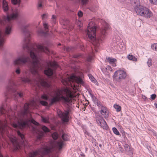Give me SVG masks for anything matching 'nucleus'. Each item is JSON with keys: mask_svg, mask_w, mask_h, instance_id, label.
Masks as SVG:
<instances>
[{"mask_svg": "<svg viewBox=\"0 0 157 157\" xmlns=\"http://www.w3.org/2000/svg\"><path fill=\"white\" fill-rule=\"evenodd\" d=\"M25 41L26 44L23 46V48L30 52L32 61L29 67L30 71L27 70L24 72V76L21 78V81L24 83L32 84L30 78L31 72L33 75L36 76L35 83L37 86L41 85L44 87H49L50 85L48 83L47 80L43 79L38 73V71L41 69L39 63L41 53L44 52L48 54L49 52V50L44 46V44H38L36 46L37 48L36 49L29 41L27 43H26L25 40Z\"/></svg>", "mask_w": 157, "mask_h": 157, "instance_id": "obj_1", "label": "nucleus"}, {"mask_svg": "<svg viewBox=\"0 0 157 157\" xmlns=\"http://www.w3.org/2000/svg\"><path fill=\"white\" fill-rule=\"evenodd\" d=\"M104 28L101 31V35L98 38H95L96 33V26L94 22L90 21L88 26L87 33L89 38L91 40H93V44L95 46V50L97 52V48L99 46L100 43L106 37V30L109 28V25L106 22H105L103 25Z\"/></svg>", "mask_w": 157, "mask_h": 157, "instance_id": "obj_2", "label": "nucleus"}, {"mask_svg": "<svg viewBox=\"0 0 157 157\" xmlns=\"http://www.w3.org/2000/svg\"><path fill=\"white\" fill-rule=\"evenodd\" d=\"M52 95L53 97L50 100V105L59 101L64 103H70L72 101L71 99L75 96L72 91L67 88L54 90Z\"/></svg>", "mask_w": 157, "mask_h": 157, "instance_id": "obj_3", "label": "nucleus"}, {"mask_svg": "<svg viewBox=\"0 0 157 157\" xmlns=\"http://www.w3.org/2000/svg\"><path fill=\"white\" fill-rule=\"evenodd\" d=\"M64 144L61 140L58 141H51L48 146H44L31 153L29 157H35L38 155L41 156L48 155L53 151L55 149L60 150Z\"/></svg>", "mask_w": 157, "mask_h": 157, "instance_id": "obj_4", "label": "nucleus"}, {"mask_svg": "<svg viewBox=\"0 0 157 157\" xmlns=\"http://www.w3.org/2000/svg\"><path fill=\"white\" fill-rule=\"evenodd\" d=\"M19 11L17 10H15L13 11L10 15H7L5 21L7 23V26L6 27L5 34L0 30V47H2L4 42V36L5 35H9L11 33L12 28V21L16 19L18 15ZM2 22L0 19V25H2Z\"/></svg>", "mask_w": 157, "mask_h": 157, "instance_id": "obj_5", "label": "nucleus"}, {"mask_svg": "<svg viewBox=\"0 0 157 157\" xmlns=\"http://www.w3.org/2000/svg\"><path fill=\"white\" fill-rule=\"evenodd\" d=\"M67 80H67L66 81V84L68 85H71L75 92L80 90L78 86L79 84L82 85L84 83L83 81L80 77L74 75L71 76L70 78H68Z\"/></svg>", "mask_w": 157, "mask_h": 157, "instance_id": "obj_6", "label": "nucleus"}, {"mask_svg": "<svg viewBox=\"0 0 157 157\" xmlns=\"http://www.w3.org/2000/svg\"><path fill=\"white\" fill-rule=\"evenodd\" d=\"M6 90L10 93H13L15 100L22 98L23 97L24 93L23 92H16L17 86L13 80H10L9 81V84L6 88Z\"/></svg>", "mask_w": 157, "mask_h": 157, "instance_id": "obj_7", "label": "nucleus"}, {"mask_svg": "<svg viewBox=\"0 0 157 157\" xmlns=\"http://www.w3.org/2000/svg\"><path fill=\"white\" fill-rule=\"evenodd\" d=\"M135 10L138 15L146 18H150L153 15L150 10L142 6H139L138 8H135Z\"/></svg>", "mask_w": 157, "mask_h": 157, "instance_id": "obj_8", "label": "nucleus"}, {"mask_svg": "<svg viewBox=\"0 0 157 157\" xmlns=\"http://www.w3.org/2000/svg\"><path fill=\"white\" fill-rule=\"evenodd\" d=\"M126 76V73L124 71L119 70L114 73L113 76V80L116 82H119L124 79Z\"/></svg>", "mask_w": 157, "mask_h": 157, "instance_id": "obj_9", "label": "nucleus"}, {"mask_svg": "<svg viewBox=\"0 0 157 157\" xmlns=\"http://www.w3.org/2000/svg\"><path fill=\"white\" fill-rule=\"evenodd\" d=\"M30 61V58L27 55L23 54L18 57L14 61L15 65H23Z\"/></svg>", "mask_w": 157, "mask_h": 157, "instance_id": "obj_10", "label": "nucleus"}, {"mask_svg": "<svg viewBox=\"0 0 157 157\" xmlns=\"http://www.w3.org/2000/svg\"><path fill=\"white\" fill-rule=\"evenodd\" d=\"M70 112V110L69 109L65 110L63 112L59 109L57 110V113L59 117L61 119L63 122V123H67L69 120Z\"/></svg>", "mask_w": 157, "mask_h": 157, "instance_id": "obj_11", "label": "nucleus"}, {"mask_svg": "<svg viewBox=\"0 0 157 157\" xmlns=\"http://www.w3.org/2000/svg\"><path fill=\"white\" fill-rule=\"evenodd\" d=\"M58 65L56 62H50L48 64V67L47 69L44 71V73L46 75L51 76L53 74V71L51 68L56 67Z\"/></svg>", "mask_w": 157, "mask_h": 157, "instance_id": "obj_12", "label": "nucleus"}, {"mask_svg": "<svg viewBox=\"0 0 157 157\" xmlns=\"http://www.w3.org/2000/svg\"><path fill=\"white\" fill-rule=\"evenodd\" d=\"M96 119L97 123L101 127L104 129H108V127L107 124L102 117L100 115L97 116L96 117Z\"/></svg>", "mask_w": 157, "mask_h": 157, "instance_id": "obj_13", "label": "nucleus"}, {"mask_svg": "<svg viewBox=\"0 0 157 157\" xmlns=\"http://www.w3.org/2000/svg\"><path fill=\"white\" fill-rule=\"evenodd\" d=\"M100 113L102 116L105 119H107L109 116V111L105 106L102 107L101 109Z\"/></svg>", "mask_w": 157, "mask_h": 157, "instance_id": "obj_14", "label": "nucleus"}, {"mask_svg": "<svg viewBox=\"0 0 157 157\" xmlns=\"http://www.w3.org/2000/svg\"><path fill=\"white\" fill-rule=\"evenodd\" d=\"M124 149L127 154L129 155H132L133 153V149L130 148L128 144H126L124 146Z\"/></svg>", "mask_w": 157, "mask_h": 157, "instance_id": "obj_15", "label": "nucleus"}, {"mask_svg": "<svg viewBox=\"0 0 157 157\" xmlns=\"http://www.w3.org/2000/svg\"><path fill=\"white\" fill-rule=\"evenodd\" d=\"M130 3L133 6L135 9V8H138L140 5L139 0H130Z\"/></svg>", "mask_w": 157, "mask_h": 157, "instance_id": "obj_16", "label": "nucleus"}, {"mask_svg": "<svg viewBox=\"0 0 157 157\" xmlns=\"http://www.w3.org/2000/svg\"><path fill=\"white\" fill-rule=\"evenodd\" d=\"M107 60L109 63L111 64L114 67L116 66V64L115 63V62L116 61V59L109 57L107 58Z\"/></svg>", "mask_w": 157, "mask_h": 157, "instance_id": "obj_17", "label": "nucleus"}, {"mask_svg": "<svg viewBox=\"0 0 157 157\" xmlns=\"http://www.w3.org/2000/svg\"><path fill=\"white\" fill-rule=\"evenodd\" d=\"M2 8L4 11L5 12H7L8 10V4L5 0H3V1Z\"/></svg>", "mask_w": 157, "mask_h": 157, "instance_id": "obj_18", "label": "nucleus"}, {"mask_svg": "<svg viewBox=\"0 0 157 157\" xmlns=\"http://www.w3.org/2000/svg\"><path fill=\"white\" fill-rule=\"evenodd\" d=\"M127 58L129 60H132L133 61L136 62L137 60V59L135 56L130 54L128 55Z\"/></svg>", "mask_w": 157, "mask_h": 157, "instance_id": "obj_19", "label": "nucleus"}, {"mask_svg": "<svg viewBox=\"0 0 157 157\" xmlns=\"http://www.w3.org/2000/svg\"><path fill=\"white\" fill-rule=\"evenodd\" d=\"M88 76H89L90 79L92 82L94 83L97 86L98 85V82L97 81L96 79L94 78V77L93 76H92L91 75L88 74Z\"/></svg>", "mask_w": 157, "mask_h": 157, "instance_id": "obj_20", "label": "nucleus"}, {"mask_svg": "<svg viewBox=\"0 0 157 157\" xmlns=\"http://www.w3.org/2000/svg\"><path fill=\"white\" fill-rule=\"evenodd\" d=\"M45 0H39L38 6L39 9L42 8L44 5Z\"/></svg>", "mask_w": 157, "mask_h": 157, "instance_id": "obj_21", "label": "nucleus"}, {"mask_svg": "<svg viewBox=\"0 0 157 157\" xmlns=\"http://www.w3.org/2000/svg\"><path fill=\"white\" fill-rule=\"evenodd\" d=\"M62 137L64 140H67L69 139V136L66 134L64 133L63 134Z\"/></svg>", "mask_w": 157, "mask_h": 157, "instance_id": "obj_22", "label": "nucleus"}, {"mask_svg": "<svg viewBox=\"0 0 157 157\" xmlns=\"http://www.w3.org/2000/svg\"><path fill=\"white\" fill-rule=\"evenodd\" d=\"M113 107L116 110V111L117 112H119L121 111V107L120 106L117 104H114L113 105Z\"/></svg>", "mask_w": 157, "mask_h": 157, "instance_id": "obj_23", "label": "nucleus"}, {"mask_svg": "<svg viewBox=\"0 0 157 157\" xmlns=\"http://www.w3.org/2000/svg\"><path fill=\"white\" fill-rule=\"evenodd\" d=\"M41 120L42 121L45 123H48L49 122V118L48 117H41Z\"/></svg>", "mask_w": 157, "mask_h": 157, "instance_id": "obj_24", "label": "nucleus"}, {"mask_svg": "<svg viewBox=\"0 0 157 157\" xmlns=\"http://www.w3.org/2000/svg\"><path fill=\"white\" fill-rule=\"evenodd\" d=\"M112 130L113 132V133L116 135H120V133L118 131L117 129L115 127H113L112 128Z\"/></svg>", "mask_w": 157, "mask_h": 157, "instance_id": "obj_25", "label": "nucleus"}, {"mask_svg": "<svg viewBox=\"0 0 157 157\" xmlns=\"http://www.w3.org/2000/svg\"><path fill=\"white\" fill-rule=\"evenodd\" d=\"M58 134L56 132L53 133L52 135V138L54 140H56L58 137Z\"/></svg>", "mask_w": 157, "mask_h": 157, "instance_id": "obj_26", "label": "nucleus"}, {"mask_svg": "<svg viewBox=\"0 0 157 157\" xmlns=\"http://www.w3.org/2000/svg\"><path fill=\"white\" fill-rule=\"evenodd\" d=\"M151 47L153 50L157 51V43H154L152 44Z\"/></svg>", "mask_w": 157, "mask_h": 157, "instance_id": "obj_27", "label": "nucleus"}, {"mask_svg": "<svg viewBox=\"0 0 157 157\" xmlns=\"http://www.w3.org/2000/svg\"><path fill=\"white\" fill-rule=\"evenodd\" d=\"M17 133L18 135L21 137V140H23V141H24V135L21 133L19 131H17Z\"/></svg>", "mask_w": 157, "mask_h": 157, "instance_id": "obj_28", "label": "nucleus"}, {"mask_svg": "<svg viewBox=\"0 0 157 157\" xmlns=\"http://www.w3.org/2000/svg\"><path fill=\"white\" fill-rule=\"evenodd\" d=\"M56 21V16L54 15H53L52 16V17L51 18V21L52 22L54 23L55 24Z\"/></svg>", "mask_w": 157, "mask_h": 157, "instance_id": "obj_29", "label": "nucleus"}, {"mask_svg": "<svg viewBox=\"0 0 157 157\" xmlns=\"http://www.w3.org/2000/svg\"><path fill=\"white\" fill-rule=\"evenodd\" d=\"M98 107L99 108H102V107H104V106H103L101 103L100 102V101H98L97 102H96L95 103Z\"/></svg>", "mask_w": 157, "mask_h": 157, "instance_id": "obj_30", "label": "nucleus"}, {"mask_svg": "<svg viewBox=\"0 0 157 157\" xmlns=\"http://www.w3.org/2000/svg\"><path fill=\"white\" fill-rule=\"evenodd\" d=\"M93 56L92 55H89L87 58V61L90 62L92 60Z\"/></svg>", "mask_w": 157, "mask_h": 157, "instance_id": "obj_31", "label": "nucleus"}, {"mask_svg": "<svg viewBox=\"0 0 157 157\" xmlns=\"http://www.w3.org/2000/svg\"><path fill=\"white\" fill-rule=\"evenodd\" d=\"M12 3L14 5L19 4L20 2V0H11Z\"/></svg>", "mask_w": 157, "mask_h": 157, "instance_id": "obj_32", "label": "nucleus"}, {"mask_svg": "<svg viewBox=\"0 0 157 157\" xmlns=\"http://www.w3.org/2000/svg\"><path fill=\"white\" fill-rule=\"evenodd\" d=\"M91 97L93 101H94V103L95 104L96 102H97L98 100V99L95 97V96H94L92 94H91Z\"/></svg>", "mask_w": 157, "mask_h": 157, "instance_id": "obj_33", "label": "nucleus"}, {"mask_svg": "<svg viewBox=\"0 0 157 157\" xmlns=\"http://www.w3.org/2000/svg\"><path fill=\"white\" fill-rule=\"evenodd\" d=\"M147 66L150 67L152 65V59L151 58H150L148 59L147 61Z\"/></svg>", "mask_w": 157, "mask_h": 157, "instance_id": "obj_34", "label": "nucleus"}, {"mask_svg": "<svg viewBox=\"0 0 157 157\" xmlns=\"http://www.w3.org/2000/svg\"><path fill=\"white\" fill-rule=\"evenodd\" d=\"M41 127L42 130H43L44 132H47L49 131V129L46 127L44 126H42Z\"/></svg>", "mask_w": 157, "mask_h": 157, "instance_id": "obj_35", "label": "nucleus"}, {"mask_svg": "<svg viewBox=\"0 0 157 157\" xmlns=\"http://www.w3.org/2000/svg\"><path fill=\"white\" fill-rule=\"evenodd\" d=\"M41 98L42 99L47 100L48 99V95L45 94H44L41 95Z\"/></svg>", "mask_w": 157, "mask_h": 157, "instance_id": "obj_36", "label": "nucleus"}, {"mask_svg": "<svg viewBox=\"0 0 157 157\" xmlns=\"http://www.w3.org/2000/svg\"><path fill=\"white\" fill-rule=\"evenodd\" d=\"M40 103L43 105L47 106L48 104L47 102L44 101H41L40 102Z\"/></svg>", "mask_w": 157, "mask_h": 157, "instance_id": "obj_37", "label": "nucleus"}, {"mask_svg": "<svg viewBox=\"0 0 157 157\" xmlns=\"http://www.w3.org/2000/svg\"><path fill=\"white\" fill-rule=\"evenodd\" d=\"M150 2L153 4L156 5L157 4V0H149Z\"/></svg>", "mask_w": 157, "mask_h": 157, "instance_id": "obj_38", "label": "nucleus"}, {"mask_svg": "<svg viewBox=\"0 0 157 157\" xmlns=\"http://www.w3.org/2000/svg\"><path fill=\"white\" fill-rule=\"evenodd\" d=\"M89 0H81L82 5H86L88 3Z\"/></svg>", "mask_w": 157, "mask_h": 157, "instance_id": "obj_39", "label": "nucleus"}, {"mask_svg": "<svg viewBox=\"0 0 157 157\" xmlns=\"http://www.w3.org/2000/svg\"><path fill=\"white\" fill-rule=\"evenodd\" d=\"M43 26L45 29V31H47V30H46L48 28V24L46 23V22H44Z\"/></svg>", "mask_w": 157, "mask_h": 157, "instance_id": "obj_40", "label": "nucleus"}, {"mask_svg": "<svg viewBox=\"0 0 157 157\" xmlns=\"http://www.w3.org/2000/svg\"><path fill=\"white\" fill-rule=\"evenodd\" d=\"M156 97V95L155 94H153L151 95V99L154 100L155 99Z\"/></svg>", "mask_w": 157, "mask_h": 157, "instance_id": "obj_41", "label": "nucleus"}, {"mask_svg": "<svg viewBox=\"0 0 157 157\" xmlns=\"http://www.w3.org/2000/svg\"><path fill=\"white\" fill-rule=\"evenodd\" d=\"M48 14H44L42 16V19H44L47 17Z\"/></svg>", "mask_w": 157, "mask_h": 157, "instance_id": "obj_42", "label": "nucleus"}, {"mask_svg": "<svg viewBox=\"0 0 157 157\" xmlns=\"http://www.w3.org/2000/svg\"><path fill=\"white\" fill-rule=\"evenodd\" d=\"M38 33L39 35H44L46 33L41 30L38 31Z\"/></svg>", "mask_w": 157, "mask_h": 157, "instance_id": "obj_43", "label": "nucleus"}, {"mask_svg": "<svg viewBox=\"0 0 157 157\" xmlns=\"http://www.w3.org/2000/svg\"><path fill=\"white\" fill-rule=\"evenodd\" d=\"M118 148L121 152H123L124 151L123 148L119 144L118 145Z\"/></svg>", "mask_w": 157, "mask_h": 157, "instance_id": "obj_44", "label": "nucleus"}, {"mask_svg": "<svg viewBox=\"0 0 157 157\" xmlns=\"http://www.w3.org/2000/svg\"><path fill=\"white\" fill-rule=\"evenodd\" d=\"M78 15L79 17H82L83 15V13L82 12L80 11L78 12Z\"/></svg>", "mask_w": 157, "mask_h": 157, "instance_id": "obj_45", "label": "nucleus"}, {"mask_svg": "<svg viewBox=\"0 0 157 157\" xmlns=\"http://www.w3.org/2000/svg\"><path fill=\"white\" fill-rule=\"evenodd\" d=\"M16 73L17 74H19L20 73V70L19 68H17V69L15 71Z\"/></svg>", "mask_w": 157, "mask_h": 157, "instance_id": "obj_46", "label": "nucleus"}, {"mask_svg": "<svg viewBox=\"0 0 157 157\" xmlns=\"http://www.w3.org/2000/svg\"><path fill=\"white\" fill-rule=\"evenodd\" d=\"M106 69L108 70H109L111 71H112V68L111 67V66H109V65L107 66L106 67Z\"/></svg>", "mask_w": 157, "mask_h": 157, "instance_id": "obj_47", "label": "nucleus"}, {"mask_svg": "<svg viewBox=\"0 0 157 157\" xmlns=\"http://www.w3.org/2000/svg\"><path fill=\"white\" fill-rule=\"evenodd\" d=\"M29 105H31L32 106H34L35 105V102L34 101H32L30 103Z\"/></svg>", "mask_w": 157, "mask_h": 157, "instance_id": "obj_48", "label": "nucleus"}, {"mask_svg": "<svg viewBox=\"0 0 157 157\" xmlns=\"http://www.w3.org/2000/svg\"><path fill=\"white\" fill-rule=\"evenodd\" d=\"M43 135V134L42 133H41L40 135L39 136H38L37 138L38 139H40L42 137V136Z\"/></svg>", "mask_w": 157, "mask_h": 157, "instance_id": "obj_49", "label": "nucleus"}, {"mask_svg": "<svg viewBox=\"0 0 157 157\" xmlns=\"http://www.w3.org/2000/svg\"><path fill=\"white\" fill-rule=\"evenodd\" d=\"M78 24L80 23V24L79 25V26L80 27H81L82 26V24H81V21H78Z\"/></svg>", "mask_w": 157, "mask_h": 157, "instance_id": "obj_50", "label": "nucleus"}, {"mask_svg": "<svg viewBox=\"0 0 157 157\" xmlns=\"http://www.w3.org/2000/svg\"><path fill=\"white\" fill-rule=\"evenodd\" d=\"M154 105H155V107L157 109V104L155 103Z\"/></svg>", "mask_w": 157, "mask_h": 157, "instance_id": "obj_51", "label": "nucleus"}, {"mask_svg": "<svg viewBox=\"0 0 157 157\" xmlns=\"http://www.w3.org/2000/svg\"><path fill=\"white\" fill-rule=\"evenodd\" d=\"M78 57V56H74V58H77Z\"/></svg>", "mask_w": 157, "mask_h": 157, "instance_id": "obj_52", "label": "nucleus"}, {"mask_svg": "<svg viewBox=\"0 0 157 157\" xmlns=\"http://www.w3.org/2000/svg\"><path fill=\"white\" fill-rule=\"evenodd\" d=\"M154 133L153 135L154 136H156L157 134L156 133Z\"/></svg>", "mask_w": 157, "mask_h": 157, "instance_id": "obj_53", "label": "nucleus"}, {"mask_svg": "<svg viewBox=\"0 0 157 157\" xmlns=\"http://www.w3.org/2000/svg\"><path fill=\"white\" fill-rule=\"evenodd\" d=\"M69 51V48H67L66 49V51Z\"/></svg>", "mask_w": 157, "mask_h": 157, "instance_id": "obj_54", "label": "nucleus"}, {"mask_svg": "<svg viewBox=\"0 0 157 157\" xmlns=\"http://www.w3.org/2000/svg\"><path fill=\"white\" fill-rule=\"evenodd\" d=\"M123 136H124V137H125V134H124L123 135Z\"/></svg>", "mask_w": 157, "mask_h": 157, "instance_id": "obj_55", "label": "nucleus"}, {"mask_svg": "<svg viewBox=\"0 0 157 157\" xmlns=\"http://www.w3.org/2000/svg\"><path fill=\"white\" fill-rule=\"evenodd\" d=\"M29 26V25H26V27H27L28 26Z\"/></svg>", "mask_w": 157, "mask_h": 157, "instance_id": "obj_56", "label": "nucleus"}, {"mask_svg": "<svg viewBox=\"0 0 157 157\" xmlns=\"http://www.w3.org/2000/svg\"><path fill=\"white\" fill-rule=\"evenodd\" d=\"M61 45V44H58V45Z\"/></svg>", "mask_w": 157, "mask_h": 157, "instance_id": "obj_57", "label": "nucleus"}]
</instances>
